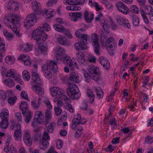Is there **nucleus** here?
Listing matches in <instances>:
<instances>
[{
  "label": "nucleus",
  "mask_w": 153,
  "mask_h": 153,
  "mask_svg": "<svg viewBox=\"0 0 153 153\" xmlns=\"http://www.w3.org/2000/svg\"><path fill=\"white\" fill-rule=\"evenodd\" d=\"M42 71L45 76L48 79L52 77V72L56 73L58 71V67L56 63L53 61L49 60L47 62V64L42 66Z\"/></svg>",
  "instance_id": "nucleus-1"
},
{
  "label": "nucleus",
  "mask_w": 153,
  "mask_h": 153,
  "mask_svg": "<svg viewBox=\"0 0 153 153\" xmlns=\"http://www.w3.org/2000/svg\"><path fill=\"white\" fill-rule=\"evenodd\" d=\"M32 79L36 85L32 87L33 90L37 94L43 95L44 94V89L41 87L42 82L38 74L36 72L32 71L31 73Z\"/></svg>",
  "instance_id": "nucleus-2"
},
{
  "label": "nucleus",
  "mask_w": 153,
  "mask_h": 153,
  "mask_svg": "<svg viewBox=\"0 0 153 153\" xmlns=\"http://www.w3.org/2000/svg\"><path fill=\"white\" fill-rule=\"evenodd\" d=\"M32 37L36 40L38 43H41L40 41H44L48 38L46 34L44 33L42 28L40 27L34 30L32 34Z\"/></svg>",
  "instance_id": "nucleus-3"
},
{
  "label": "nucleus",
  "mask_w": 153,
  "mask_h": 153,
  "mask_svg": "<svg viewBox=\"0 0 153 153\" xmlns=\"http://www.w3.org/2000/svg\"><path fill=\"white\" fill-rule=\"evenodd\" d=\"M68 96L72 100H78L80 97L81 94L77 87L73 83L70 84L67 89Z\"/></svg>",
  "instance_id": "nucleus-4"
},
{
  "label": "nucleus",
  "mask_w": 153,
  "mask_h": 153,
  "mask_svg": "<svg viewBox=\"0 0 153 153\" xmlns=\"http://www.w3.org/2000/svg\"><path fill=\"white\" fill-rule=\"evenodd\" d=\"M19 107L22 111V114L25 116V121L26 123H29L32 117V114L28 110V105L27 102L24 101L22 102Z\"/></svg>",
  "instance_id": "nucleus-5"
},
{
  "label": "nucleus",
  "mask_w": 153,
  "mask_h": 153,
  "mask_svg": "<svg viewBox=\"0 0 153 153\" xmlns=\"http://www.w3.org/2000/svg\"><path fill=\"white\" fill-rule=\"evenodd\" d=\"M6 25L12 29L11 25L15 26L19 22V17L16 15L10 13L5 15L4 19Z\"/></svg>",
  "instance_id": "nucleus-6"
},
{
  "label": "nucleus",
  "mask_w": 153,
  "mask_h": 153,
  "mask_svg": "<svg viewBox=\"0 0 153 153\" xmlns=\"http://www.w3.org/2000/svg\"><path fill=\"white\" fill-rule=\"evenodd\" d=\"M88 71L92 79L96 82L100 80V72L98 68L93 67L91 68Z\"/></svg>",
  "instance_id": "nucleus-7"
},
{
  "label": "nucleus",
  "mask_w": 153,
  "mask_h": 153,
  "mask_svg": "<svg viewBox=\"0 0 153 153\" xmlns=\"http://www.w3.org/2000/svg\"><path fill=\"white\" fill-rule=\"evenodd\" d=\"M91 40L92 45L94 48L95 53L97 54H100V45L98 41L97 35L95 33L92 34L91 35Z\"/></svg>",
  "instance_id": "nucleus-8"
},
{
  "label": "nucleus",
  "mask_w": 153,
  "mask_h": 153,
  "mask_svg": "<svg viewBox=\"0 0 153 153\" xmlns=\"http://www.w3.org/2000/svg\"><path fill=\"white\" fill-rule=\"evenodd\" d=\"M65 53V50L63 48L60 46L56 48V60L57 63H60L63 59L62 56Z\"/></svg>",
  "instance_id": "nucleus-9"
},
{
  "label": "nucleus",
  "mask_w": 153,
  "mask_h": 153,
  "mask_svg": "<svg viewBox=\"0 0 153 153\" xmlns=\"http://www.w3.org/2000/svg\"><path fill=\"white\" fill-rule=\"evenodd\" d=\"M115 5L120 12L125 15L128 13L129 9L124 3L120 1L117 2L116 3Z\"/></svg>",
  "instance_id": "nucleus-10"
},
{
  "label": "nucleus",
  "mask_w": 153,
  "mask_h": 153,
  "mask_svg": "<svg viewBox=\"0 0 153 153\" xmlns=\"http://www.w3.org/2000/svg\"><path fill=\"white\" fill-rule=\"evenodd\" d=\"M53 28L56 31L62 33L66 35H68L70 38H71L72 36L71 34H70L69 31L61 25L55 24L53 25Z\"/></svg>",
  "instance_id": "nucleus-11"
},
{
  "label": "nucleus",
  "mask_w": 153,
  "mask_h": 153,
  "mask_svg": "<svg viewBox=\"0 0 153 153\" xmlns=\"http://www.w3.org/2000/svg\"><path fill=\"white\" fill-rule=\"evenodd\" d=\"M32 7L33 11L36 14L39 15L41 13L42 7L40 4L36 1L32 2Z\"/></svg>",
  "instance_id": "nucleus-12"
},
{
  "label": "nucleus",
  "mask_w": 153,
  "mask_h": 153,
  "mask_svg": "<svg viewBox=\"0 0 153 153\" xmlns=\"http://www.w3.org/2000/svg\"><path fill=\"white\" fill-rule=\"evenodd\" d=\"M51 94L52 97H55L57 95H62L64 93V91L62 89L57 87H54L50 88Z\"/></svg>",
  "instance_id": "nucleus-13"
},
{
  "label": "nucleus",
  "mask_w": 153,
  "mask_h": 153,
  "mask_svg": "<svg viewBox=\"0 0 153 153\" xmlns=\"http://www.w3.org/2000/svg\"><path fill=\"white\" fill-rule=\"evenodd\" d=\"M117 23L120 25H124L126 26L128 28H131V25L129 21L125 19L124 18L120 16H118L116 19Z\"/></svg>",
  "instance_id": "nucleus-14"
},
{
  "label": "nucleus",
  "mask_w": 153,
  "mask_h": 153,
  "mask_svg": "<svg viewBox=\"0 0 153 153\" xmlns=\"http://www.w3.org/2000/svg\"><path fill=\"white\" fill-rule=\"evenodd\" d=\"M99 61L105 69L108 70L110 68V64L108 59L105 57L101 56L98 59Z\"/></svg>",
  "instance_id": "nucleus-15"
},
{
  "label": "nucleus",
  "mask_w": 153,
  "mask_h": 153,
  "mask_svg": "<svg viewBox=\"0 0 153 153\" xmlns=\"http://www.w3.org/2000/svg\"><path fill=\"white\" fill-rule=\"evenodd\" d=\"M114 39L112 37H110L106 40L105 42V43L103 46L107 47V49L108 51L109 50H111L113 47V45L114 44Z\"/></svg>",
  "instance_id": "nucleus-16"
},
{
  "label": "nucleus",
  "mask_w": 153,
  "mask_h": 153,
  "mask_svg": "<svg viewBox=\"0 0 153 153\" xmlns=\"http://www.w3.org/2000/svg\"><path fill=\"white\" fill-rule=\"evenodd\" d=\"M38 43L39 45L38 48L35 49V54L37 55H39L46 52L47 48L43 44Z\"/></svg>",
  "instance_id": "nucleus-17"
},
{
  "label": "nucleus",
  "mask_w": 153,
  "mask_h": 153,
  "mask_svg": "<svg viewBox=\"0 0 153 153\" xmlns=\"http://www.w3.org/2000/svg\"><path fill=\"white\" fill-rule=\"evenodd\" d=\"M19 6V5L17 3L16 1H11L8 3L7 8L11 11H15L18 9Z\"/></svg>",
  "instance_id": "nucleus-18"
},
{
  "label": "nucleus",
  "mask_w": 153,
  "mask_h": 153,
  "mask_svg": "<svg viewBox=\"0 0 153 153\" xmlns=\"http://www.w3.org/2000/svg\"><path fill=\"white\" fill-rule=\"evenodd\" d=\"M57 42L63 45H69V42L67 39L62 36H59L56 38Z\"/></svg>",
  "instance_id": "nucleus-19"
},
{
  "label": "nucleus",
  "mask_w": 153,
  "mask_h": 153,
  "mask_svg": "<svg viewBox=\"0 0 153 153\" xmlns=\"http://www.w3.org/2000/svg\"><path fill=\"white\" fill-rule=\"evenodd\" d=\"M85 0H64V3L65 4L78 5L82 4Z\"/></svg>",
  "instance_id": "nucleus-20"
},
{
  "label": "nucleus",
  "mask_w": 153,
  "mask_h": 153,
  "mask_svg": "<svg viewBox=\"0 0 153 153\" xmlns=\"http://www.w3.org/2000/svg\"><path fill=\"white\" fill-rule=\"evenodd\" d=\"M85 0H64V3L65 4L78 5L82 4Z\"/></svg>",
  "instance_id": "nucleus-21"
},
{
  "label": "nucleus",
  "mask_w": 153,
  "mask_h": 153,
  "mask_svg": "<svg viewBox=\"0 0 153 153\" xmlns=\"http://www.w3.org/2000/svg\"><path fill=\"white\" fill-rule=\"evenodd\" d=\"M69 79L73 82L79 83L80 81L79 76L78 74L72 72L70 74Z\"/></svg>",
  "instance_id": "nucleus-22"
},
{
  "label": "nucleus",
  "mask_w": 153,
  "mask_h": 153,
  "mask_svg": "<svg viewBox=\"0 0 153 153\" xmlns=\"http://www.w3.org/2000/svg\"><path fill=\"white\" fill-rule=\"evenodd\" d=\"M23 140L24 142L28 146H30L32 144V140L30 134L26 132L24 135Z\"/></svg>",
  "instance_id": "nucleus-23"
},
{
  "label": "nucleus",
  "mask_w": 153,
  "mask_h": 153,
  "mask_svg": "<svg viewBox=\"0 0 153 153\" xmlns=\"http://www.w3.org/2000/svg\"><path fill=\"white\" fill-rule=\"evenodd\" d=\"M84 16L85 20L87 23H91L94 19V14L92 13L89 14L87 11L85 12Z\"/></svg>",
  "instance_id": "nucleus-24"
},
{
  "label": "nucleus",
  "mask_w": 153,
  "mask_h": 153,
  "mask_svg": "<svg viewBox=\"0 0 153 153\" xmlns=\"http://www.w3.org/2000/svg\"><path fill=\"white\" fill-rule=\"evenodd\" d=\"M64 58L63 62L64 64L66 65L69 67L71 70H74L73 64L72 60L69 57H65Z\"/></svg>",
  "instance_id": "nucleus-25"
},
{
  "label": "nucleus",
  "mask_w": 153,
  "mask_h": 153,
  "mask_svg": "<svg viewBox=\"0 0 153 153\" xmlns=\"http://www.w3.org/2000/svg\"><path fill=\"white\" fill-rule=\"evenodd\" d=\"M76 59L78 62L82 64H85L86 62L85 57L82 52H78L76 54Z\"/></svg>",
  "instance_id": "nucleus-26"
},
{
  "label": "nucleus",
  "mask_w": 153,
  "mask_h": 153,
  "mask_svg": "<svg viewBox=\"0 0 153 153\" xmlns=\"http://www.w3.org/2000/svg\"><path fill=\"white\" fill-rule=\"evenodd\" d=\"M82 13L75 12L70 13L69 15L72 17V20L74 22H76L78 19H80L82 17Z\"/></svg>",
  "instance_id": "nucleus-27"
},
{
  "label": "nucleus",
  "mask_w": 153,
  "mask_h": 153,
  "mask_svg": "<svg viewBox=\"0 0 153 153\" xmlns=\"http://www.w3.org/2000/svg\"><path fill=\"white\" fill-rule=\"evenodd\" d=\"M35 117L34 118L37 120L38 123L39 124L41 123L44 117L42 112L39 111L36 112Z\"/></svg>",
  "instance_id": "nucleus-28"
},
{
  "label": "nucleus",
  "mask_w": 153,
  "mask_h": 153,
  "mask_svg": "<svg viewBox=\"0 0 153 153\" xmlns=\"http://www.w3.org/2000/svg\"><path fill=\"white\" fill-rule=\"evenodd\" d=\"M74 46L76 50L78 51L84 50L86 48V45L81 42H77L75 44Z\"/></svg>",
  "instance_id": "nucleus-29"
},
{
  "label": "nucleus",
  "mask_w": 153,
  "mask_h": 153,
  "mask_svg": "<svg viewBox=\"0 0 153 153\" xmlns=\"http://www.w3.org/2000/svg\"><path fill=\"white\" fill-rule=\"evenodd\" d=\"M45 125H46L51 120L52 115L51 111L47 110L45 114Z\"/></svg>",
  "instance_id": "nucleus-30"
},
{
  "label": "nucleus",
  "mask_w": 153,
  "mask_h": 153,
  "mask_svg": "<svg viewBox=\"0 0 153 153\" xmlns=\"http://www.w3.org/2000/svg\"><path fill=\"white\" fill-rule=\"evenodd\" d=\"M49 144L48 140L42 139L41 142L39 143V148L42 150L45 149L48 147V146Z\"/></svg>",
  "instance_id": "nucleus-31"
},
{
  "label": "nucleus",
  "mask_w": 153,
  "mask_h": 153,
  "mask_svg": "<svg viewBox=\"0 0 153 153\" xmlns=\"http://www.w3.org/2000/svg\"><path fill=\"white\" fill-rule=\"evenodd\" d=\"M33 21H29L26 18L24 22V25L27 29H28L35 24Z\"/></svg>",
  "instance_id": "nucleus-32"
},
{
  "label": "nucleus",
  "mask_w": 153,
  "mask_h": 153,
  "mask_svg": "<svg viewBox=\"0 0 153 153\" xmlns=\"http://www.w3.org/2000/svg\"><path fill=\"white\" fill-rule=\"evenodd\" d=\"M20 48L25 53L29 51L32 49L31 47L28 43L20 45Z\"/></svg>",
  "instance_id": "nucleus-33"
},
{
  "label": "nucleus",
  "mask_w": 153,
  "mask_h": 153,
  "mask_svg": "<svg viewBox=\"0 0 153 153\" xmlns=\"http://www.w3.org/2000/svg\"><path fill=\"white\" fill-rule=\"evenodd\" d=\"M9 111L7 110L3 111L0 113V117L2 120H8Z\"/></svg>",
  "instance_id": "nucleus-34"
},
{
  "label": "nucleus",
  "mask_w": 153,
  "mask_h": 153,
  "mask_svg": "<svg viewBox=\"0 0 153 153\" xmlns=\"http://www.w3.org/2000/svg\"><path fill=\"white\" fill-rule=\"evenodd\" d=\"M5 84L7 86L11 88L15 85V83L12 79L10 78H7L4 80Z\"/></svg>",
  "instance_id": "nucleus-35"
},
{
  "label": "nucleus",
  "mask_w": 153,
  "mask_h": 153,
  "mask_svg": "<svg viewBox=\"0 0 153 153\" xmlns=\"http://www.w3.org/2000/svg\"><path fill=\"white\" fill-rule=\"evenodd\" d=\"M26 18L28 19L29 21H33L35 23L36 22L37 19V17L34 13L28 14Z\"/></svg>",
  "instance_id": "nucleus-36"
},
{
  "label": "nucleus",
  "mask_w": 153,
  "mask_h": 153,
  "mask_svg": "<svg viewBox=\"0 0 153 153\" xmlns=\"http://www.w3.org/2000/svg\"><path fill=\"white\" fill-rule=\"evenodd\" d=\"M21 131L19 130H15L14 133V137L16 140L20 141L21 140Z\"/></svg>",
  "instance_id": "nucleus-37"
},
{
  "label": "nucleus",
  "mask_w": 153,
  "mask_h": 153,
  "mask_svg": "<svg viewBox=\"0 0 153 153\" xmlns=\"http://www.w3.org/2000/svg\"><path fill=\"white\" fill-rule=\"evenodd\" d=\"M56 125L54 122H51L47 127L48 132V133H52Z\"/></svg>",
  "instance_id": "nucleus-38"
},
{
  "label": "nucleus",
  "mask_w": 153,
  "mask_h": 153,
  "mask_svg": "<svg viewBox=\"0 0 153 153\" xmlns=\"http://www.w3.org/2000/svg\"><path fill=\"white\" fill-rule=\"evenodd\" d=\"M41 101V99L40 98H39L37 101L33 100L31 102L32 106L35 109L38 108Z\"/></svg>",
  "instance_id": "nucleus-39"
},
{
  "label": "nucleus",
  "mask_w": 153,
  "mask_h": 153,
  "mask_svg": "<svg viewBox=\"0 0 153 153\" xmlns=\"http://www.w3.org/2000/svg\"><path fill=\"white\" fill-rule=\"evenodd\" d=\"M95 92H96L97 96L99 99L102 98L104 95L103 92L102 90L100 88H95Z\"/></svg>",
  "instance_id": "nucleus-40"
},
{
  "label": "nucleus",
  "mask_w": 153,
  "mask_h": 153,
  "mask_svg": "<svg viewBox=\"0 0 153 153\" xmlns=\"http://www.w3.org/2000/svg\"><path fill=\"white\" fill-rule=\"evenodd\" d=\"M87 94L89 98L90 102L92 103L94 100L95 95L94 94L93 91L91 90L88 91Z\"/></svg>",
  "instance_id": "nucleus-41"
},
{
  "label": "nucleus",
  "mask_w": 153,
  "mask_h": 153,
  "mask_svg": "<svg viewBox=\"0 0 153 153\" xmlns=\"http://www.w3.org/2000/svg\"><path fill=\"white\" fill-rule=\"evenodd\" d=\"M8 120H2L0 123V127L2 129H6L8 127Z\"/></svg>",
  "instance_id": "nucleus-42"
},
{
  "label": "nucleus",
  "mask_w": 153,
  "mask_h": 153,
  "mask_svg": "<svg viewBox=\"0 0 153 153\" xmlns=\"http://www.w3.org/2000/svg\"><path fill=\"white\" fill-rule=\"evenodd\" d=\"M88 35L83 34L81 35V38H80V42L86 45L87 44V40L88 38Z\"/></svg>",
  "instance_id": "nucleus-43"
},
{
  "label": "nucleus",
  "mask_w": 153,
  "mask_h": 153,
  "mask_svg": "<svg viewBox=\"0 0 153 153\" xmlns=\"http://www.w3.org/2000/svg\"><path fill=\"white\" fill-rule=\"evenodd\" d=\"M71 6L66 7V9L68 10L71 11L79 10L81 9L80 7L75 6V5H71Z\"/></svg>",
  "instance_id": "nucleus-44"
},
{
  "label": "nucleus",
  "mask_w": 153,
  "mask_h": 153,
  "mask_svg": "<svg viewBox=\"0 0 153 153\" xmlns=\"http://www.w3.org/2000/svg\"><path fill=\"white\" fill-rule=\"evenodd\" d=\"M83 75L84 81L88 83H89L91 80L90 75V76L88 72L86 71H84Z\"/></svg>",
  "instance_id": "nucleus-45"
},
{
  "label": "nucleus",
  "mask_w": 153,
  "mask_h": 153,
  "mask_svg": "<svg viewBox=\"0 0 153 153\" xmlns=\"http://www.w3.org/2000/svg\"><path fill=\"white\" fill-rule=\"evenodd\" d=\"M23 78L26 81H28L30 79V75L29 72L27 70L22 72Z\"/></svg>",
  "instance_id": "nucleus-46"
},
{
  "label": "nucleus",
  "mask_w": 153,
  "mask_h": 153,
  "mask_svg": "<svg viewBox=\"0 0 153 153\" xmlns=\"http://www.w3.org/2000/svg\"><path fill=\"white\" fill-rule=\"evenodd\" d=\"M5 51V44L4 42L2 40L0 41V54L1 53L4 54Z\"/></svg>",
  "instance_id": "nucleus-47"
},
{
  "label": "nucleus",
  "mask_w": 153,
  "mask_h": 153,
  "mask_svg": "<svg viewBox=\"0 0 153 153\" xmlns=\"http://www.w3.org/2000/svg\"><path fill=\"white\" fill-rule=\"evenodd\" d=\"M145 12L148 15L151 14H152L153 13V9L150 5L146 6L145 7Z\"/></svg>",
  "instance_id": "nucleus-48"
},
{
  "label": "nucleus",
  "mask_w": 153,
  "mask_h": 153,
  "mask_svg": "<svg viewBox=\"0 0 153 153\" xmlns=\"http://www.w3.org/2000/svg\"><path fill=\"white\" fill-rule=\"evenodd\" d=\"M3 34L4 36L8 40H10L13 37V34L8 32L6 30H5L4 31Z\"/></svg>",
  "instance_id": "nucleus-49"
},
{
  "label": "nucleus",
  "mask_w": 153,
  "mask_h": 153,
  "mask_svg": "<svg viewBox=\"0 0 153 153\" xmlns=\"http://www.w3.org/2000/svg\"><path fill=\"white\" fill-rule=\"evenodd\" d=\"M106 38V36L105 34L104 31H101V43L102 44V45L103 46L105 42V40Z\"/></svg>",
  "instance_id": "nucleus-50"
},
{
  "label": "nucleus",
  "mask_w": 153,
  "mask_h": 153,
  "mask_svg": "<svg viewBox=\"0 0 153 153\" xmlns=\"http://www.w3.org/2000/svg\"><path fill=\"white\" fill-rule=\"evenodd\" d=\"M133 24L135 26H138L140 23V20L138 18L136 17H131Z\"/></svg>",
  "instance_id": "nucleus-51"
},
{
  "label": "nucleus",
  "mask_w": 153,
  "mask_h": 153,
  "mask_svg": "<svg viewBox=\"0 0 153 153\" xmlns=\"http://www.w3.org/2000/svg\"><path fill=\"white\" fill-rule=\"evenodd\" d=\"M86 122L85 121L83 123L79 118H75L73 120L72 123L78 125L80 124H84Z\"/></svg>",
  "instance_id": "nucleus-52"
},
{
  "label": "nucleus",
  "mask_w": 153,
  "mask_h": 153,
  "mask_svg": "<svg viewBox=\"0 0 153 153\" xmlns=\"http://www.w3.org/2000/svg\"><path fill=\"white\" fill-rule=\"evenodd\" d=\"M19 59H21L24 62L30 59L29 56L27 55H21L19 57Z\"/></svg>",
  "instance_id": "nucleus-53"
},
{
  "label": "nucleus",
  "mask_w": 153,
  "mask_h": 153,
  "mask_svg": "<svg viewBox=\"0 0 153 153\" xmlns=\"http://www.w3.org/2000/svg\"><path fill=\"white\" fill-rule=\"evenodd\" d=\"M140 12L141 16L144 20V22L146 24H148L149 23V21L143 10H142L140 11Z\"/></svg>",
  "instance_id": "nucleus-54"
},
{
  "label": "nucleus",
  "mask_w": 153,
  "mask_h": 153,
  "mask_svg": "<svg viewBox=\"0 0 153 153\" xmlns=\"http://www.w3.org/2000/svg\"><path fill=\"white\" fill-rule=\"evenodd\" d=\"M16 99V97L14 96L13 97H10L8 99V102L10 105H13Z\"/></svg>",
  "instance_id": "nucleus-55"
},
{
  "label": "nucleus",
  "mask_w": 153,
  "mask_h": 153,
  "mask_svg": "<svg viewBox=\"0 0 153 153\" xmlns=\"http://www.w3.org/2000/svg\"><path fill=\"white\" fill-rule=\"evenodd\" d=\"M63 146V142L62 140H59L56 143V148L58 149H60Z\"/></svg>",
  "instance_id": "nucleus-56"
},
{
  "label": "nucleus",
  "mask_w": 153,
  "mask_h": 153,
  "mask_svg": "<svg viewBox=\"0 0 153 153\" xmlns=\"http://www.w3.org/2000/svg\"><path fill=\"white\" fill-rule=\"evenodd\" d=\"M48 132L47 131H45L43 133V136L42 139L46 140H49L50 139V137L49 135Z\"/></svg>",
  "instance_id": "nucleus-57"
},
{
  "label": "nucleus",
  "mask_w": 153,
  "mask_h": 153,
  "mask_svg": "<svg viewBox=\"0 0 153 153\" xmlns=\"http://www.w3.org/2000/svg\"><path fill=\"white\" fill-rule=\"evenodd\" d=\"M65 108L68 109L69 111L71 112H73L74 111V109L72 105L70 104H67L65 106Z\"/></svg>",
  "instance_id": "nucleus-58"
},
{
  "label": "nucleus",
  "mask_w": 153,
  "mask_h": 153,
  "mask_svg": "<svg viewBox=\"0 0 153 153\" xmlns=\"http://www.w3.org/2000/svg\"><path fill=\"white\" fill-rule=\"evenodd\" d=\"M21 96L22 98L29 100V99L27 94L25 91H23L21 92Z\"/></svg>",
  "instance_id": "nucleus-59"
},
{
  "label": "nucleus",
  "mask_w": 153,
  "mask_h": 153,
  "mask_svg": "<svg viewBox=\"0 0 153 153\" xmlns=\"http://www.w3.org/2000/svg\"><path fill=\"white\" fill-rule=\"evenodd\" d=\"M83 129V128L82 127L80 128V130H79V129H78L76 131V132L75 136L76 138H78L79 137L81 134L82 133V130Z\"/></svg>",
  "instance_id": "nucleus-60"
},
{
  "label": "nucleus",
  "mask_w": 153,
  "mask_h": 153,
  "mask_svg": "<svg viewBox=\"0 0 153 153\" xmlns=\"http://www.w3.org/2000/svg\"><path fill=\"white\" fill-rule=\"evenodd\" d=\"M15 116L19 123L22 122V116L20 112H17L15 113Z\"/></svg>",
  "instance_id": "nucleus-61"
},
{
  "label": "nucleus",
  "mask_w": 153,
  "mask_h": 153,
  "mask_svg": "<svg viewBox=\"0 0 153 153\" xmlns=\"http://www.w3.org/2000/svg\"><path fill=\"white\" fill-rule=\"evenodd\" d=\"M42 28L46 31H49L51 30V27L47 23H45Z\"/></svg>",
  "instance_id": "nucleus-62"
},
{
  "label": "nucleus",
  "mask_w": 153,
  "mask_h": 153,
  "mask_svg": "<svg viewBox=\"0 0 153 153\" xmlns=\"http://www.w3.org/2000/svg\"><path fill=\"white\" fill-rule=\"evenodd\" d=\"M61 98L62 100H64L65 102L68 103H70L71 102V100L67 97L65 95H63V94L61 96Z\"/></svg>",
  "instance_id": "nucleus-63"
},
{
  "label": "nucleus",
  "mask_w": 153,
  "mask_h": 153,
  "mask_svg": "<svg viewBox=\"0 0 153 153\" xmlns=\"http://www.w3.org/2000/svg\"><path fill=\"white\" fill-rule=\"evenodd\" d=\"M153 142V137L148 136L146 140V142L147 144H150Z\"/></svg>",
  "instance_id": "nucleus-64"
}]
</instances>
